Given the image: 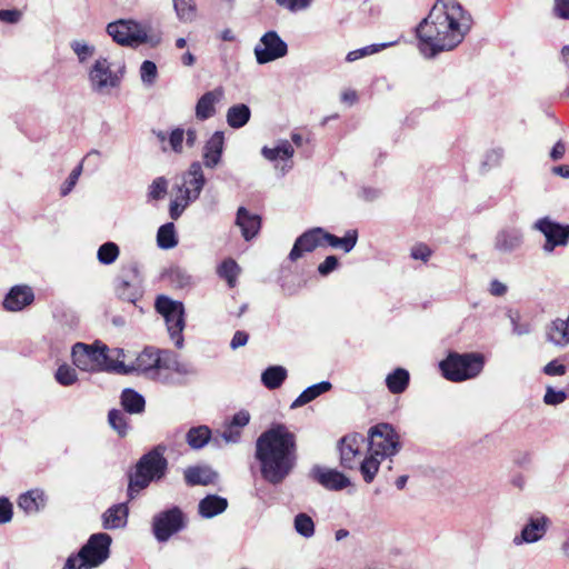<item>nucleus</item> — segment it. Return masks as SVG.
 Segmentation results:
<instances>
[{"instance_id": "obj_1", "label": "nucleus", "mask_w": 569, "mask_h": 569, "mask_svg": "<svg viewBox=\"0 0 569 569\" xmlns=\"http://www.w3.org/2000/svg\"><path fill=\"white\" fill-rule=\"evenodd\" d=\"M254 456L263 480L271 485L281 483L297 463L295 433L282 423L271 426L258 437Z\"/></svg>"}, {"instance_id": "obj_2", "label": "nucleus", "mask_w": 569, "mask_h": 569, "mask_svg": "<svg viewBox=\"0 0 569 569\" xmlns=\"http://www.w3.org/2000/svg\"><path fill=\"white\" fill-rule=\"evenodd\" d=\"M472 22L457 0H437L429 10V58L457 48L470 32Z\"/></svg>"}, {"instance_id": "obj_3", "label": "nucleus", "mask_w": 569, "mask_h": 569, "mask_svg": "<svg viewBox=\"0 0 569 569\" xmlns=\"http://www.w3.org/2000/svg\"><path fill=\"white\" fill-rule=\"evenodd\" d=\"M486 358L480 352H450L440 361L442 377L452 382H462L477 378L483 370Z\"/></svg>"}, {"instance_id": "obj_4", "label": "nucleus", "mask_w": 569, "mask_h": 569, "mask_svg": "<svg viewBox=\"0 0 569 569\" xmlns=\"http://www.w3.org/2000/svg\"><path fill=\"white\" fill-rule=\"evenodd\" d=\"M167 469L163 449L160 447L144 455L138 462L136 471L130 476L128 495L132 499L136 493L153 481L161 479Z\"/></svg>"}, {"instance_id": "obj_5", "label": "nucleus", "mask_w": 569, "mask_h": 569, "mask_svg": "<svg viewBox=\"0 0 569 569\" xmlns=\"http://www.w3.org/2000/svg\"><path fill=\"white\" fill-rule=\"evenodd\" d=\"M106 30L112 40L121 46L134 48L147 43L150 47H157L161 42L159 33L149 34L147 28L134 20L110 22Z\"/></svg>"}, {"instance_id": "obj_6", "label": "nucleus", "mask_w": 569, "mask_h": 569, "mask_svg": "<svg viewBox=\"0 0 569 569\" xmlns=\"http://www.w3.org/2000/svg\"><path fill=\"white\" fill-rule=\"evenodd\" d=\"M111 538L107 533H96L77 555L70 556L62 569H91L109 557Z\"/></svg>"}, {"instance_id": "obj_7", "label": "nucleus", "mask_w": 569, "mask_h": 569, "mask_svg": "<svg viewBox=\"0 0 569 569\" xmlns=\"http://www.w3.org/2000/svg\"><path fill=\"white\" fill-rule=\"evenodd\" d=\"M124 76V67L112 69L108 58L100 56L88 70V82L91 91L99 96H109L119 89Z\"/></svg>"}, {"instance_id": "obj_8", "label": "nucleus", "mask_w": 569, "mask_h": 569, "mask_svg": "<svg viewBox=\"0 0 569 569\" xmlns=\"http://www.w3.org/2000/svg\"><path fill=\"white\" fill-rule=\"evenodd\" d=\"M156 309L163 317L170 339L177 348L183 347V329L186 327L184 308L182 302L159 296Z\"/></svg>"}, {"instance_id": "obj_9", "label": "nucleus", "mask_w": 569, "mask_h": 569, "mask_svg": "<svg viewBox=\"0 0 569 569\" xmlns=\"http://www.w3.org/2000/svg\"><path fill=\"white\" fill-rule=\"evenodd\" d=\"M162 349L147 347L140 353L130 357V366L118 365L123 373L140 372L152 380L168 382L169 376L160 371Z\"/></svg>"}, {"instance_id": "obj_10", "label": "nucleus", "mask_w": 569, "mask_h": 569, "mask_svg": "<svg viewBox=\"0 0 569 569\" xmlns=\"http://www.w3.org/2000/svg\"><path fill=\"white\" fill-rule=\"evenodd\" d=\"M73 365L88 372L104 371L106 368V345L96 342L94 345H86L77 342L72 347Z\"/></svg>"}, {"instance_id": "obj_11", "label": "nucleus", "mask_w": 569, "mask_h": 569, "mask_svg": "<svg viewBox=\"0 0 569 569\" xmlns=\"http://www.w3.org/2000/svg\"><path fill=\"white\" fill-rule=\"evenodd\" d=\"M400 448L399 437L392 426L379 423L369 429L368 452L386 459L395 456Z\"/></svg>"}, {"instance_id": "obj_12", "label": "nucleus", "mask_w": 569, "mask_h": 569, "mask_svg": "<svg viewBox=\"0 0 569 569\" xmlns=\"http://www.w3.org/2000/svg\"><path fill=\"white\" fill-rule=\"evenodd\" d=\"M183 526V513L177 507L162 511L153 517V535L160 542L169 540V538L180 531Z\"/></svg>"}, {"instance_id": "obj_13", "label": "nucleus", "mask_w": 569, "mask_h": 569, "mask_svg": "<svg viewBox=\"0 0 569 569\" xmlns=\"http://www.w3.org/2000/svg\"><path fill=\"white\" fill-rule=\"evenodd\" d=\"M533 228L546 237V252H552L557 246H566L569 241V224H561L549 217L537 220Z\"/></svg>"}, {"instance_id": "obj_14", "label": "nucleus", "mask_w": 569, "mask_h": 569, "mask_svg": "<svg viewBox=\"0 0 569 569\" xmlns=\"http://www.w3.org/2000/svg\"><path fill=\"white\" fill-rule=\"evenodd\" d=\"M288 52L287 43L276 31L266 32L254 47V56L259 64H264L282 58Z\"/></svg>"}, {"instance_id": "obj_15", "label": "nucleus", "mask_w": 569, "mask_h": 569, "mask_svg": "<svg viewBox=\"0 0 569 569\" xmlns=\"http://www.w3.org/2000/svg\"><path fill=\"white\" fill-rule=\"evenodd\" d=\"M549 523L550 520L547 516L539 512L531 515L520 535L513 538V543L519 546L539 541L546 535Z\"/></svg>"}, {"instance_id": "obj_16", "label": "nucleus", "mask_w": 569, "mask_h": 569, "mask_svg": "<svg viewBox=\"0 0 569 569\" xmlns=\"http://www.w3.org/2000/svg\"><path fill=\"white\" fill-rule=\"evenodd\" d=\"M325 230L322 228H313L303 232L293 243L289 252V260L295 262L302 258L306 253L312 252L322 246Z\"/></svg>"}, {"instance_id": "obj_17", "label": "nucleus", "mask_w": 569, "mask_h": 569, "mask_svg": "<svg viewBox=\"0 0 569 569\" xmlns=\"http://www.w3.org/2000/svg\"><path fill=\"white\" fill-rule=\"evenodd\" d=\"M206 184L201 163L194 161L183 174V182L178 187L179 192H184L187 199L197 200Z\"/></svg>"}, {"instance_id": "obj_18", "label": "nucleus", "mask_w": 569, "mask_h": 569, "mask_svg": "<svg viewBox=\"0 0 569 569\" xmlns=\"http://www.w3.org/2000/svg\"><path fill=\"white\" fill-rule=\"evenodd\" d=\"M312 478L328 490H342L350 486V479L336 469L316 466L311 470Z\"/></svg>"}, {"instance_id": "obj_19", "label": "nucleus", "mask_w": 569, "mask_h": 569, "mask_svg": "<svg viewBox=\"0 0 569 569\" xmlns=\"http://www.w3.org/2000/svg\"><path fill=\"white\" fill-rule=\"evenodd\" d=\"M224 97V90L222 87H217L213 90L203 93L197 101L194 108L196 118L200 121L212 118L216 112V106Z\"/></svg>"}, {"instance_id": "obj_20", "label": "nucleus", "mask_w": 569, "mask_h": 569, "mask_svg": "<svg viewBox=\"0 0 569 569\" xmlns=\"http://www.w3.org/2000/svg\"><path fill=\"white\" fill-rule=\"evenodd\" d=\"M160 371L169 376V382H171V373H176L178 377H187L196 373L194 368L191 363L179 359L178 355L170 350L162 351Z\"/></svg>"}, {"instance_id": "obj_21", "label": "nucleus", "mask_w": 569, "mask_h": 569, "mask_svg": "<svg viewBox=\"0 0 569 569\" xmlns=\"http://www.w3.org/2000/svg\"><path fill=\"white\" fill-rule=\"evenodd\" d=\"M34 300L31 287H11L3 299V307L8 311H21Z\"/></svg>"}, {"instance_id": "obj_22", "label": "nucleus", "mask_w": 569, "mask_h": 569, "mask_svg": "<svg viewBox=\"0 0 569 569\" xmlns=\"http://www.w3.org/2000/svg\"><path fill=\"white\" fill-rule=\"evenodd\" d=\"M363 438L360 435L346 436L340 441V461L345 468L352 469L360 456V446Z\"/></svg>"}, {"instance_id": "obj_23", "label": "nucleus", "mask_w": 569, "mask_h": 569, "mask_svg": "<svg viewBox=\"0 0 569 569\" xmlns=\"http://www.w3.org/2000/svg\"><path fill=\"white\" fill-rule=\"evenodd\" d=\"M224 148V136L221 131H216L203 148V164L206 168L213 169L220 162Z\"/></svg>"}, {"instance_id": "obj_24", "label": "nucleus", "mask_w": 569, "mask_h": 569, "mask_svg": "<svg viewBox=\"0 0 569 569\" xmlns=\"http://www.w3.org/2000/svg\"><path fill=\"white\" fill-rule=\"evenodd\" d=\"M236 224L240 228L244 240L250 241L259 233L261 218L249 212L244 207H240L237 210Z\"/></svg>"}, {"instance_id": "obj_25", "label": "nucleus", "mask_w": 569, "mask_h": 569, "mask_svg": "<svg viewBox=\"0 0 569 569\" xmlns=\"http://www.w3.org/2000/svg\"><path fill=\"white\" fill-rule=\"evenodd\" d=\"M228 508V500L217 495H208L199 501L198 512L204 519L221 515Z\"/></svg>"}, {"instance_id": "obj_26", "label": "nucleus", "mask_w": 569, "mask_h": 569, "mask_svg": "<svg viewBox=\"0 0 569 569\" xmlns=\"http://www.w3.org/2000/svg\"><path fill=\"white\" fill-rule=\"evenodd\" d=\"M18 506L27 513H37L46 506V497L42 490L33 489L19 497Z\"/></svg>"}, {"instance_id": "obj_27", "label": "nucleus", "mask_w": 569, "mask_h": 569, "mask_svg": "<svg viewBox=\"0 0 569 569\" xmlns=\"http://www.w3.org/2000/svg\"><path fill=\"white\" fill-rule=\"evenodd\" d=\"M547 337L556 346L565 347L569 345V316L567 320L556 319L547 330Z\"/></svg>"}, {"instance_id": "obj_28", "label": "nucleus", "mask_w": 569, "mask_h": 569, "mask_svg": "<svg viewBox=\"0 0 569 569\" xmlns=\"http://www.w3.org/2000/svg\"><path fill=\"white\" fill-rule=\"evenodd\" d=\"M218 475L209 467H190L184 471L186 482L190 486L213 483Z\"/></svg>"}, {"instance_id": "obj_29", "label": "nucleus", "mask_w": 569, "mask_h": 569, "mask_svg": "<svg viewBox=\"0 0 569 569\" xmlns=\"http://www.w3.org/2000/svg\"><path fill=\"white\" fill-rule=\"evenodd\" d=\"M102 518L106 529L123 528L127 523L128 508L124 503L112 506L103 513Z\"/></svg>"}, {"instance_id": "obj_30", "label": "nucleus", "mask_w": 569, "mask_h": 569, "mask_svg": "<svg viewBox=\"0 0 569 569\" xmlns=\"http://www.w3.org/2000/svg\"><path fill=\"white\" fill-rule=\"evenodd\" d=\"M522 243V233L518 229H505L496 238V247L505 252L518 249Z\"/></svg>"}, {"instance_id": "obj_31", "label": "nucleus", "mask_w": 569, "mask_h": 569, "mask_svg": "<svg viewBox=\"0 0 569 569\" xmlns=\"http://www.w3.org/2000/svg\"><path fill=\"white\" fill-rule=\"evenodd\" d=\"M250 117V108L244 103H238L227 110L226 120L230 128L240 129L249 122Z\"/></svg>"}, {"instance_id": "obj_32", "label": "nucleus", "mask_w": 569, "mask_h": 569, "mask_svg": "<svg viewBox=\"0 0 569 569\" xmlns=\"http://www.w3.org/2000/svg\"><path fill=\"white\" fill-rule=\"evenodd\" d=\"M288 377V370L283 366H270L261 373L262 385L269 389L274 390L282 386Z\"/></svg>"}, {"instance_id": "obj_33", "label": "nucleus", "mask_w": 569, "mask_h": 569, "mask_svg": "<svg viewBox=\"0 0 569 569\" xmlns=\"http://www.w3.org/2000/svg\"><path fill=\"white\" fill-rule=\"evenodd\" d=\"M331 387L332 386H331V383L329 381H321L319 383H316V385H312V386L308 387L291 403L290 408L291 409H296V408L302 407V406L311 402L312 400H315L316 398H318L322 393L329 391L331 389Z\"/></svg>"}, {"instance_id": "obj_34", "label": "nucleus", "mask_w": 569, "mask_h": 569, "mask_svg": "<svg viewBox=\"0 0 569 569\" xmlns=\"http://www.w3.org/2000/svg\"><path fill=\"white\" fill-rule=\"evenodd\" d=\"M410 380L409 372L403 368H397L386 377V386L392 395L406 391Z\"/></svg>"}, {"instance_id": "obj_35", "label": "nucleus", "mask_w": 569, "mask_h": 569, "mask_svg": "<svg viewBox=\"0 0 569 569\" xmlns=\"http://www.w3.org/2000/svg\"><path fill=\"white\" fill-rule=\"evenodd\" d=\"M358 232L357 230H348L342 238L331 234L325 230L323 241L332 248H339L346 253L350 252L357 244Z\"/></svg>"}, {"instance_id": "obj_36", "label": "nucleus", "mask_w": 569, "mask_h": 569, "mask_svg": "<svg viewBox=\"0 0 569 569\" xmlns=\"http://www.w3.org/2000/svg\"><path fill=\"white\" fill-rule=\"evenodd\" d=\"M106 368L104 371H112L117 373L124 375L122 371H119L118 365H123L124 367L130 366V357L123 349L114 348L109 349L106 346Z\"/></svg>"}, {"instance_id": "obj_37", "label": "nucleus", "mask_w": 569, "mask_h": 569, "mask_svg": "<svg viewBox=\"0 0 569 569\" xmlns=\"http://www.w3.org/2000/svg\"><path fill=\"white\" fill-rule=\"evenodd\" d=\"M295 153L292 144L288 140H281L274 148L263 147L261 154L269 161L277 159H290Z\"/></svg>"}, {"instance_id": "obj_38", "label": "nucleus", "mask_w": 569, "mask_h": 569, "mask_svg": "<svg viewBox=\"0 0 569 569\" xmlns=\"http://www.w3.org/2000/svg\"><path fill=\"white\" fill-rule=\"evenodd\" d=\"M157 244L164 250L172 249L178 244V237L172 222L164 223L158 229Z\"/></svg>"}, {"instance_id": "obj_39", "label": "nucleus", "mask_w": 569, "mask_h": 569, "mask_svg": "<svg viewBox=\"0 0 569 569\" xmlns=\"http://www.w3.org/2000/svg\"><path fill=\"white\" fill-rule=\"evenodd\" d=\"M178 19L183 23H190L197 18V4L194 0H172Z\"/></svg>"}, {"instance_id": "obj_40", "label": "nucleus", "mask_w": 569, "mask_h": 569, "mask_svg": "<svg viewBox=\"0 0 569 569\" xmlns=\"http://www.w3.org/2000/svg\"><path fill=\"white\" fill-rule=\"evenodd\" d=\"M186 439L192 449H201L210 441L211 431L207 426L193 427L187 432Z\"/></svg>"}, {"instance_id": "obj_41", "label": "nucleus", "mask_w": 569, "mask_h": 569, "mask_svg": "<svg viewBox=\"0 0 569 569\" xmlns=\"http://www.w3.org/2000/svg\"><path fill=\"white\" fill-rule=\"evenodd\" d=\"M121 403L126 411L130 413H140L144 409V398L132 389L123 390L121 395Z\"/></svg>"}, {"instance_id": "obj_42", "label": "nucleus", "mask_w": 569, "mask_h": 569, "mask_svg": "<svg viewBox=\"0 0 569 569\" xmlns=\"http://www.w3.org/2000/svg\"><path fill=\"white\" fill-rule=\"evenodd\" d=\"M401 39H402V37H400L399 39H397L395 41L382 42V43H375V44H370V46H367V47H363V48L350 51L347 54L346 60L348 62H353V61H356V60H358L360 58L375 54V53H377V52H379V51H381L383 49H387L389 47L396 46L397 43L400 42Z\"/></svg>"}, {"instance_id": "obj_43", "label": "nucleus", "mask_w": 569, "mask_h": 569, "mask_svg": "<svg viewBox=\"0 0 569 569\" xmlns=\"http://www.w3.org/2000/svg\"><path fill=\"white\" fill-rule=\"evenodd\" d=\"M382 460L383 459H380V457L369 452V455L361 461L359 469L367 483L373 481Z\"/></svg>"}, {"instance_id": "obj_44", "label": "nucleus", "mask_w": 569, "mask_h": 569, "mask_svg": "<svg viewBox=\"0 0 569 569\" xmlns=\"http://www.w3.org/2000/svg\"><path fill=\"white\" fill-rule=\"evenodd\" d=\"M70 48L76 54L78 62H88L96 53V47L86 40L76 39L70 42Z\"/></svg>"}, {"instance_id": "obj_45", "label": "nucleus", "mask_w": 569, "mask_h": 569, "mask_svg": "<svg viewBox=\"0 0 569 569\" xmlns=\"http://www.w3.org/2000/svg\"><path fill=\"white\" fill-rule=\"evenodd\" d=\"M240 267L233 259L223 260L217 268L219 277L227 281L228 284H233L240 274Z\"/></svg>"}, {"instance_id": "obj_46", "label": "nucleus", "mask_w": 569, "mask_h": 569, "mask_svg": "<svg viewBox=\"0 0 569 569\" xmlns=\"http://www.w3.org/2000/svg\"><path fill=\"white\" fill-rule=\"evenodd\" d=\"M293 527L297 533L306 539L315 535V522L312 518L305 512H300L295 517Z\"/></svg>"}, {"instance_id": "obj_47", "label": "nucleus", "mask_w": 569, "mask_h": 569, "mask_svg": "<svg viewBox=\"0 0 569 569\" xmlns=\"http://www.w3.org/2000/svg\"><path fill=\"white\" fill-rule=\"evenodd\" d=\"M162 282H170L173 284H187L191 281V276L180 267H170L161 274Z\"/></svg>"}, {"instance_id": "obj_48", "label": "nucleus", "mask_w": 569, "mask_h": 569, "mask_svg": "<svg viewBox=\"0 0 569 569\" xmlns=\"http://www.w3.org/2000/svg\"><path fill=\"white\" fill-rule=\"evenodd\" d=\"M119 247L114 242H106L99 247L97 258L102 264H111L119 257Z\"/></svg>"}, {"instance_id": "obj_49", "label": "nucleus", "mask_w": 569, "mask_h": 569, "mask_svg": "<svg viewBox=\"0 0 569 569\" xmlns=\"http://www.w3.org/2000/svg\"><path fill=\"white\" fill-rule=\"evenodd\" d=\"M194 199H187L184 192H179L176 198L170 202L169 214L172 220L180 218L188 204Z\"/></svg>"}, {"instance_id": "obj_50", "label": "nucleus", "mask_w": 569, "mask_h": 569, "mask_svg": "<svg viewBox=\"0 0 569 569\" xmlns=\"http://www.w3.org/2000/svg\"><path fill=\"white\" fill-rule=\"evenodd\" d=\"M108 420L110 426L119 433V436L123 437L127 435L128 423L127 417L123 412L113 409L109 412Z\"/></svg>"}, {"instance_id": "obj_51", "label": "nucleus", "mask_w": 569, "mask_h": 569, "mask_svg": "<svg viewBox=\"0 0 569 569\" xmlns=\"http://www.w3.org/2000/svg\"><path fill=\"white\" fill-rule=\"evenodd\" d=\"M158 77V69L154 62L146 60L140 66V78L143 84L153 86Z\"/></svg>"}, {"instance_id": "obj_52", "label": "nucleus", "mask_w": 569, "mask_h": 569, "mask_svg": "<svg viewBox=\"0 0 569 569\" xmlns=\"http://www.w3.org/2000/svg\"><path fill=\"white\" fill-rule=\"evenodd\" d=\"M54 377L60 385L66 387L76 383L78 380L76 370L68 365L60 366Z\"/></svg>"}, {"instance_id": "obj_53", "label": "nucleus", "mask_w": 569, "mask_h": 569, "mask_svg": "<svg viewBox=\"0 0 569 569\" xmlns=\"http://www.w3.org/2000/svg\"><path fill=\"white\" fill-rule=\"evenodd\" d=\"M183 140H184V130L181 128H176L171 130L168 136V150L173 151L174 153H182L183 151Z\"/></svg>"}, {"instance_id": "obj_54", "label": "nucleus", "mask_w": 569, "mask_h": 569, "mask_svg": "<svg viewBox=\"0 0 569 569\" xmlns=\"http://www.w3.org/2000/svg\"><path fill=\"white\" fill-rule=\"evenodd\" d=\"M168 190V181L163 177H159L152 181L149 187L148 196L150 199L159 200L162 199Z\"/></svg>"}, {"instance_id": "obj_55", "label": "nucleus", "mask_w": 569, "mask_h": 569, "mask_svg": "<svg viewBox=\"0 0 569 569\" xmlns=\"http://www.w3.org/2000/svg\"><path fill=\"white\" fill-rule=\"evenodd\" d=\"M567 399V395L562 390H555L552 387H548L543 397V401L549 406H557L562 403Z\"/></svg>"}, {"instance_id": "obj_56", "label": "nucleus", "mask_w": 569, "mask_h": 569, "mask_svg": "<svg viewBox=\"0 0 569 569\" xmlns=\"http://www.w3.org/2000/svg\"><path fill=\"white\" fill-rule=\"evenodd\" d=\"M276 2L291 12H297L308 9L312 0H276Z\"/></svg>"}, {"instance_id": "obj_57", "label": "nucleus", "mask_w": 569, "mask_h": 569, "mask_svg": "<svg viewBox=\"0 0 569 569\" xmlns=\"http://www.w3.org/2000/svg\"><path fill=\"white\" fill-rule=\"evenodd\" d=\"M502 158L503 150L501 148L491 149L486 153L482 166L489 168L498 167L501 163Z\"/></svg>"}, {"instance_id": "obj_58", "label": "nucleus", "mask_w": 569, "mask_h": 569, "mask_svg": "<svg viewBox=\"0 0 569 569\" xmlns=\"http://www.w3.org/2000/svg\"><path fill=\"white\" fill-rule=\"evenodd\" d=\"M82 172V162L78 164L69 174L67 181L62 184L61 194L67 196L76 186L80 174Z\"/></svg>"}, {"instance_id": "obj_59", "label": "nucleus", "mask_w": 569, "mask_h": 569, "mask_svg": "<svg viewBox=\"0 0 569 569\" xmlns=\"http://www.w3.org/2000/svg\"><path fill=\"white\" fill-rule=\"evenodd\" d=\"M426 26H427V17L421 19L419 24L415 28L416 37L419 40L418 48L422 54H425L426 50H427V36L425 33Z\"/></svg>"}, {"instance_id": "obj_60", "label": "nucleus", "mask_w": 569, "mask_h": 569, "mask_svg": "<svg viewBox=\"0 0 569 569\" xmlns=\"http://www.w3.org/2000/svg\"><path fill=\"white\" fill-rule=\"evenodd\" d=\"M250 421V413L247 410H240L233 415L230 426L241 430Z\"/></svg>"}, {"instance_id": "obj_61", "label": "nucleus", "mask_w": 569, "mask_h": 569, "mask_svg": "<svg viewBox=\"0 0 569 569\" xmlns=\"http://www.w3.org/2000/svg\"><path fill=\"white\" fill-rule=\"evenodd\" d=\"M339 262L336 256H329L318 266V272L322 276H327L337 269Z\"/></svg>"}, {"instance_id": "obj_62", "label": "nucleus", "mask_w": 569, "mask_h": 569, "mask_svg": "<svg viewBox=\"0 0 569 569\" xmlns=\"http://www.w3.org/2000/svg\"><path fill=\"white\" fill-rule=\"evenodd\" d=\"M12 519V505L7 498H0V523L10 522Z\"/></svg>"}, {"instance_id": "obj_63", "label": "nucleus", "mask_w": 569, "mask_h": 569, "mask_svg": "<svg viewBox=\"0 0 569 569\" xmlns=\"http://www.w3.org/2000/svg\"><path fill=\"white\" fill-rule=\"evenodd\" d=\"M221 438L226 443H237L241 439V430L228 425L224 431L221 433Z\"/></svg>"}, {"instance_id": "obj_64", "label": "nucleus", "mask_w": 569, "mask_h": 569, "mask_svg": "<svg viewBox=\"0 0 569 569\" xmlns=\"http://www.w3.org/2000/svg\"><path fill=\"white\" fill-rule=\"evenodd\" d=\"M555 13L561 19L569 20V0H555Z\"/></svg>"}]
</instances>
